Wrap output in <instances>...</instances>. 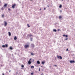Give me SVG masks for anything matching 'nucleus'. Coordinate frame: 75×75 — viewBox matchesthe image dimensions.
Wrapping results in <instances>:
<instances>
[{
  "instance_id": "28",
  "label": "nucleus",
  "mask_w": 75,
  "mask_h": 75,
  "mask_svg": "<svg viewBox=\"0 0 75 75\" xmlns=\"http://www.w3.org/2000/svg\"><path fill=\"white\" fill-rule=\"evenodd\" d=\"M30 40L31 41H33V38H31L30 39Z\"/></svg>"
},
{
  "instance_id": "19",
  "label": "nucleus",
  "mask_w": 75,
  "mask_h": 75,
  "mask_svg": "<svg viewBox=\"0 0 75 75\" xmlns=\"http://www.w3.org/2000/svg\"><path fill=\"white\" fill-rule=\"evenodd\" d=\"M53 31H55V32H57V30H56V29H54Z\"/></svg>"
},
{
  "instance_id": "5",
  "label": "nucleus",
  "mask_w": 75,
  "mask_h": 75,
  "mask_svg": "<svg viewBox=\"0 0 75 75\" xmlns=\"http://www.w3.org/2000/svg\"><path fill=\"white\" fill-rule=\"evenodd\" d=\"M70 63H75V61L71 60L70 61Z\"/></svg>"
},
{
  "instance_id": "37",
  "label": "nucleus",
  "mask_w": 75,
  "mask_h": 75,
  "mask_svg": "<svg viewBox=\"0 0 75 75\" xmlns=\"http://www.w3.org/2000/svg\"><path fill=\"white\" fill-rule=\"evenodd\" d=\"M41 10V8H40V11Z\"/></svg>"
},
{
  "instance_id": "34",
  "label": "nucleus",
  "mask_w": 75,
  "mask_h": 75,
  "mask_svg": "<svg viewBox=\"0 0 75 75\" xmlns=\"http://www.w3.org/2000/svg\"><path fill=\"white\" fill-rule=\"evenodd\" d=\"M44 74H43V73H42L41 74V75H43Z\"/></svg>"
},
{
  "instance_id": "22",
  "label": "nucleus",
  "mask_w": 75,
  "mask_h": 75,
  "mask_svg": "<svg viewBox=\"0 0 75 75\" xmlns=\"http://www.w3.org/2000/svg\"><path fill=\"white\" fill-rule=\"evenodd\" d=\"M4 14H2V17H4Z\"/></svg>"
},
{
  "instance_id": "1",
  "label": "nucleus",
  "mask_w": 75,
  "mask_h": 75,
  "mask_svg": "<svg viewBox=\"0 0 75 75\" xmlns=\"http://www.w3.org/2000/svg\"><path fill=\"white\" fill-rule=\"evenodd\" d=\"M24 47L25 48H27L28 47L29 48V47H30V45H24Z\"/></svg>"
},
{
  "instance_id": "15",
  "label": "nucleus",
  "mask_w": 75,
  "mask_h": 75,
  "mask_svg": "<svg viewBox=\"0 0 75 75\" xmlns=\"http://www.w3.org/2000/svg\"><path fill=\"white\" fill-rule=\"evenodd\" d=\"M5 47H8V45H7V44H5Z\"/></svg>"
},
{
  "instance_id": "7",
  "label": "nucleus",
  "mask_w": 75,
  "mask_h": 75,
  "mask_svg": "<svg viewBox=\"0 0 75 75\" xmlns=\"http://www.w3.org/2000/svg\"><path fill=\"white\" fill-rule=\"evenodd\" d=\"M7 6V4H5L4 5V7H6Z\"/></svg>"
},
{
  "instance_id": "24",
  "label": "nucleus",
  "mask_w": 75,
  "mask_h": 75,
  "mask_svg": "<svg viewBox=\"0 0 75 75\" xmlns=\"http://www.w3.org/2000/svg\"><path fill=\"white\" fill-rule=\"evenodd\" d=\"M31 55H34V54L33 53H31Z\"/></svg>"
},
{
  "instance_id": "12",
  "label": "nucleus",
  "mask_w": 75,
  "mask_h": 75,
  "mask_svg": "<svg viewBox=\"0 0 75 75\" xmlns=\"http://www.w3.org/2000/svg\"><path fill=\"white\" fill-rule=\"evenodd\" d=\"M37 64H40V61H37Z\"/></svg>"
},
{
  "instance_id": "16",
  "label": "nucleus",
  "mask_w": 75,
  "mask_h": 75,
  "mask_svg": "<svg viewBox=\"0 0 75 75\" xmlns=\"http://www.w3.org/2000/svg\"><path fill=\"white\" fill-rule=\"evenodd\" d=\"M9 49H10V50H13V48L12 47H10L9 48Z\"/></svg>"
},
{
  "instance_id": "20",
  "label": "nucleus",
  "mask_w": 75,
  "mask_h": 75,
  "mask_svg": "<svg viewBox=\"0 0 75 75\" xmlns=\"http://www.w3.org/2000/svg\"><path fill=\"white\" fill-rule=\"evenodd\" d=\"M2 47H3V48H4V47H5V45H2Z\"/></svg>"
},
{
  "instance_id": "30",
  "label": "nucleus",
  "mask_w": 75,
  "mask_h": 75,
  "mask_svg": "<svg viewBox=\"0 0 75 75\" xmlns=\"http://www.w3.org/2000/svg\"><path fill=\"white\" fill-rule=\"evenodd\" d=\"M32 59H30V60L29 61H31V60H32Z\"/></svg>"
},
{
  "instance_id": "2",
  "label": "nucleus",
  "mask_w": 75,
  "mask_h": 75,
  "mask_svg": "<svg viewBox=\"0 0 75 75\" xmlns=\"http://www.w3.org/2000/svg\"><path fill=\"white\" fill-rule=\"evenodd\" d=\"M57 57L58 58H59L61 59H62V57H61V56H59L58 55H57Z\"/></svg>"
},
{
  "instance_id": "18",
  "label": "nucleus",
  "mask_w": 75,
  "mask_h": 75,
  "mask_svg": "<svg viewBox=\"0 0 75 75\" xmlns=\"http://www.w3.org/2000/svg\"><path fill=\"white\" fill-rule=\"evenodd\" d=\"M62 18V16H59V18L60 19Z\"/></svg>"
},
{
  "instance_id": "8",
  "label": "nucleus",
  "mask_w": 75,
  "mask_h": 75,
  "mask_svg": "<svg viewBox=\"0 0 75 75\" xmlns=\"http://www.w3.org/2000/svg\"><path fill=\"white\" fill-rule=\"evenodd\" d=\"M45 62V61H42V64H44Z\"/></svg>"
},
{
  "instance_id": "32",
  "label": "nucleus",
  "mask_w": 75,
  "mask_h": 75,
  "mask_svg": "<svg viewBox=\"0 0 75 75\" xmlns=\"http://www.w3.org/2000/svg\"><path fill=\"white\" fill-rule=\"evenodd\" d=\"M67 51H68V49H67L66 50Z\"/></svg>"
},
{
  "instance_id": "21",
  "label": "nucleus",
  "mask_w": 75,
  "mask_h": 75,
  "mask_svg": "<svg viewBox=\"0 0 75 75\" xmlns=\"http://www.w3.org/2000/svg\"><path fill=\"white\" fill-rule=\"evenodd\" d=\"M8 10H9V11H11V10L10 9V8H8Z\"/></svg>"
},
{
  "instance_id": "23",
  "label": "nucleus",
  "mask_w": 75,
  "mask_h": 75,
  "mask_svg": "<svg viewBox=\"0 0 75 75\" xmlns=\"http://www.w3.org/2000/svg\"><path fill=\"white\" fill-rule=\"evenodd\" d=\"M27 26H28V27H30V25H29V24H27Z\"/></svg>"
},
{
  "instance_id": "11",
  "label": "nucleus",
  "mask_w": 75,
  "mask_h": 75,
  "mask_svg": "<svg viewBox=\"0 0 75 75\" xmlns=\"http://www.w3.org/2000/svg\"><path fill=\"white\" fill-rule=\"evenodd\" d=\"M8 33L9 34V36H11V33H10V32H9Z\"/></svg>"
},
{
  "instance_id": "29",
  "label": "nucleus",
  "mask_w": 75,
  "mask_h": 75,
  "mask_svg": "<svg viewBox=\"0 0 75 75\" xmlns=\"http://www.w3.org/2000/svg\"><path fill=\"white\" fill-rule=\"evenodd\" d=\"M21 67H23L24 66V65H22Z\"/></svg>"
},
{
  "instance_id": "17",
  "label": "nucleus",
  "mask_w": 75,
  "mask_h": 75,
  "mask_svg": "<svg viewBox=\"0 0 75 75\" xmlns=\"http://www.w3.org/2000/svg\"><path fill=\"white\" fill-rule=\"evenodd\" d=\"M59 8H61L62 7V5H60L59 6Z\"/></svg>"
},
{
  "instance_id": "9",
  "label": "nucleus",
  "mask_w": 75,
  "mask_h": 75,
  "mask_svg": "<svg viewBox=\"0 0 75 75\" xmlns=\"http://www.w3.org/2000/svg\"><path fill=\"white\" fill-rule=\"evenodd\" d=\"M17 39V37L15 36L14 38V40H16Z\"/></svg>"
},
{
  "instance_id": "6",
  "label": "nucleus",
  "mask_w": 75,
  "mask_h": 75,
  "mask_svg": "<svg viewBox=\"0 0 75 75\" xmlns=\"http://www.w3.org/2000/svg\"><path fill=\"white\" fill-rule=\"evenodd\" d=\"M28 64H31V62L30 61H29L28 62Z\"/></svg>"
},
{
  "instance_id": "38",
  "label": "nucleus",
  "mask_w": 75,
  "mask_h": 75,
  "mask_svg": "<svg viewBox=\"0 0 75 75\" xmlns=\"http://www.w3.org/2000/svg\"><path fill=\"white\" fill-rule=\"evenodd\" d=\"M40 71V69H39V71Z\"/></svg>"
},
{
  "instance_id": "35",
  "label": "nucleus",
  "mask_w": 75,
  "mask_h": 75,
  "mask_svg": "<svg viewBox=\"0 0 75 75\" xmlns=\"http://www.w3.org/2000/svg\"><path fill=\"white\" fill-rule=\"evenodd\" d=\"M2 75H4V73H3V74H2Z\"/></svg>"
},
{
  "instance_id": "3",
  "label": "nucleus",
  "mask_w": 75,
  "mask_h": 75,
  "mask_svg": "<svg viewBox=\"0 0 75 75\" xmlns=\"http://www.w3.org/2000/svg\"><path fill=\"white\" fill-rule=\"evenodd\" d=\"M16 6V4H14L13 5L12 7V8H15V6Z\"/></svg>"
},
{
  "instance_id": "27",
  "label": "nucleus",
  "mask_w": 75,
  "mask_h": 75,
  "mask_svg": "<svg viewBox=\"0 0 75 75\" xmlns=\"http://www.w3.org/2000/svg\"><path fill=\"white\" fill-rule=\"evenodd\" d=\"M1 10H4V8H3V7H2V8Z\"/></svg>"
},
{
  "instance_id": "10",
  "label": "nucleus",
  "mask_w": 75,
  "mask_h": 75,
  "mask_svg": "<svg viewBox=\"0 0 75 75\" xmlns=\"http://www.w3.org/2000/svg\"><path fill=\"white\" fill-rule=\"evenodd\" d=\"M63 36L64 37H65V36L66 37H68V35H63Z\"/></svg>"
},
{
  "instance_id": "26",
  "label": "nucleus",
  "mask_w": 75,
  "mask_h": 75,
  "mask_svg": "<svg viewBox=\"0 0 75 75\" xmlns=\"http://www.w3.org/2000/svg\"><path fill=\"white\" fill-rule=\"evenodd\" d=\"M33 35H29V37H31V36H33Z\"/></svg>"
},
{
  "instance_id": "39",
  "label": "nucleus",
  "mask_w": 75,
  "mask_h": 75,
  "mask_svg": "<svg viewBox=\"0 0 75 75\" xmlns=\"http://www.w3.org/2000/svg\"><path fill=\"white\" fill-rule=\"evenodd\" d=\"M1 3V1H0V3Z\"/></svg>"
},
{
  "instance_id": "4",
  "label": "nucleus",
  "mask_w": 75,
  "mask_h": 75,
  "mask_svg": "<svg viewBox=\"0 0 75 75\" xmlns=\"http://www.w3.org/2000/svg\"><path fill=\"white\" fill-rule=\"evenodd\" d=\"M4 25H5V26H7V23L6 22V21H4Z\"/></svg>"
},
{
  "instance_id": "14",
  "label": "nucleus",
  "mask_w": 75,
  "mask_h": 75,
  "mask_svg": "<svg viewBox=\"0 0 75 75\" xmlns=\"http://www.w3.org/2000/svg\"><path fill=\"white\" fill-rule=\"evenodd\" d=\"M31 45L32 47H34V45L33 44H32Z\"/></svg>"
},
{
  "instance_id": "25",
  "label": "nucleus",
  "mask_w": 75,
  "mask_h": 75,
  "mask_svg": "<svg viewBox=\"0 0 75 75\" xmlns=\"http://www.w3.org/2000/svg\"><path fill=\"white\" fill-rule=\"evenodd\" d=\"M34 75V73H31V75Z\"/></svg>"
},
{
  "instance_id": "33",
  "label": "nucleus",
  "mask_w": 75,
  "mask_h": 75,
  "mask_svg": "<svg viewBox=\"0 0 75 75\" xmlns=\"http://www.w3.org/2000/svg\"><path fill=\"white\" fill-rule=\"evenodd\" d=\"M46 9L45 8H44V9L45 10V9Z\"/></svg>"
},
{
  "instance_id": "13",
  "label": "nucleus",
  "mask_w": 75,
  "mask_h": 75,
  "mask_svg": "<svg viewBox=\"0 0 75 75\" xmlns=\"http://www.w3.org/2000/svg\"><path fill=\"white\" fill-rule=\"evenodd\" d=\"M31 68H32V69H33V68H34V67L33 66H31Z\"/></svg>"
},
{
  "instance_id": "31",
  "label": "nucleus",
  "mask_w": 75,
  "mask_h": 75,
  "mask_svg": "<svg viewBox=\"0 0 75 75\" xmlns=\"http://www.w3.org/2000/svg\"><path fill=\"white\" fill-rule=\"evenodd\" d=\"M68 40V38H66V39H65V40Z\"/></svg>"
},
{
  "instance_id": "36",
  "label": "nucleus",
  "mask_w": 75,
  "mask_h": 75,
  "mask_svg": "<svg viewBox=\"0 0 75 75\" xmlns=\"http://www.w3.org/2000/svg\"><path fill=\"white\" fill-rule=\"evenodd\" d=\"M58 31H59V29H58Z\"/></svg>"
}]
</instances>
